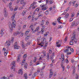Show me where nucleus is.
<instances>
[{"label": "nucleus", "instance_id": "obj_1", "mask_svg": "<svg viewBox=\"0 0 79 79\" xmlns=\"http://www.w3.org/2000/svg\"><path fill=\"white\" fill-rule=\"evenodd\" d=\"M33 26L34 25H33L32 23L31 24V26L29 27V29H31L32 30V31L34 33V32H36V31L38 32V31H39V28L38 27L36 28L35 30V28L33 27Z\"/></svg>", "mask_w": 79, "mask_h": 79}, {"label": "nucleus", "instance_id": "obj_2", "mask_svg": "<svg viewBox=\"0 0 79 79\" xmlns=\"http://www.w3.org/2000/svg\"><path fill=\"white\" fill-rule=\"evenodd\" d=\"M15 17V15L13 14L11 17V18L12 19V24L14 27H15L16 26V21L14 20Z\"/></svg>", "mask_w": 79, "mask_h": 79}, {"label": "nucleus", "instance_id": "obj_3", "mask_svg": "<svg viewBox=\"0 0 79 79\" xmlns=\"http://www.w3.org/2000/svg\"><path fill=\"white\" fill-rule=\"evenodd\" d=\"M10 66L11 67V69H13L15 67V61H13L11 64Z\"/></svg>", "mask_w": 79, "mask_h": 79}, {"label": "nucleus", "instance_id": "obj_4", "mask_svg": "<svg viewBox=\"0 0 79 79\" xmlns=\"http://www.w3.org/2000/svg\"><path fill=\"white\" fill-rule=\"evenodd\" d=\"M4 14L5 17L6 18L7 16H8V13L6 12V8H5L4 10Z\"/></svg>", "mask_w": 79, "mask_h": 79}, {"label": "nucleus", "instance_id": "obj_5", "mask_svg": "<svg viewBox=\"0 0 79 79\" xmlns=\"http://www.w3.org/2000/svg\"><path fill=\"white\" fill-rule=\"evenodd\" d=\"M20 3L21 5H23V6H24L26 5V3L24 2V0H21L20 1Z\"/></svg>", "mask_w": 79, "mask_h": 79}, {"label": "nucleus", "instance_id": "obj_6", "mask_svg": "<svg viewBox=\"0 0 79 79\" xmlns=\"http://www.w3.org/2000/svg\"><path fill=\"white\" fill-rule=\"evenodd\" d=\"M9 31L10 32H12L13 31V25H12V24H10L9 25Z\"/></svg>", "mask_w": 79, "mask_h": 79}, {"label": "nucleus", "instance_id": "obj_7", "mask_svg": "<svg viewBox=\"0 0 79 79\" xmlns=\"http://www.w3.org/2000/svg\"><path fill=\"white\" fill-rule=\"evenodd\" d=\"M14 49H19V46H18V43L16 42L15 43L14 46Z\"/></svg>", "mask_w": 79, "mask_h": 79}, {"label": "nucleus", "instance_id": "obj_8", "mask_svg": "<svg viewBox=\"0 0 79 79\" xmlns=\"http://www.w3.org/2000/svg\"><path fill=\"white\" fill-rule=\"evenodd\" d=\"M52 69H51L50 70V73L49 75V78H51V77H52V76H53V72H52Z\"/></svg>", "mask_w": 79, "mask_h": 79}, {"label": "nucleus", "instance_id": "obj_9", "mask_svg": "<svg viewBox=\"0 0 79 79\" xmlns=\"http://www.w3.org/2000/svg\"><path fill=\"white\" fill-rule=\"evenodd\" d=\"M3 34H4V32H3V29H1L0 33V37H2L3 35Z\"/></svg>", "mask_w": 79, "mask_h": 79}, {"label": "nucleus", "instance_id": "obj_10", "mask_svg": "<svg viewBox=\"0 0 79 79\" xmlns=\"http://www.w3.org/2000/svg\"><path fill=\"white\" fill-rule=\"evenodd\" d=\"M56 45L58 47H61V44L60 43V40L56 42Z\"/></svg>", "mask_w": 79, "mask_h": 79}, {"label": "nucleus", "instance_id": "obj_11", "mask_svg": "<svg viewBox=\"0 0 79 79\" xmlns=\"http://www.w3.org/2000/svg\"><path fill=\"white\" fill-rule=\"evenodd\" d=\"M16 34H19L22 37H23V35H24V34H23V33H22V32H18L16 33Z\"/></svg>", "mask_w": 79, "mask_h": 79}, {"label": "nucleus", "instance_id": "obj_12", "mask_svg": "<svg viewBox=\"0 0 79 79\" xmlns=\"http://www.w3.org/2000/svg\"><path fill=\"white\" fill-rule=\"evenodd\" d=\"M75 36H76V35L74 34V33L73 34V36L71 38V40H72V41H73L74 40V39H75Z\"/></svg>", "mask_w": 79, "mask_h": 79}, {"label": "nucleus", "instance_id": "obj_13", "mask_svg": "<svg viewBox=\"0 0 79 79\" xmlns=\"http://www.w3.org/2000/svg\"><path fill=\"white\" fill-rule=\"evenodd\" d=\"M39 72H40V71L38 70H37V73H35L34 74H33V75L32 76V77H33V78L35 77V76H36V74L37 73H39Z\"/></svg>", "mask_w": 79, "mask_h": 79}, {"label": "nucleus", "instance_id": "obj_14", "mask_svg": "<svg viewBox=\"0 0 79 79\" xmlns=\"http://www.w3.org/2000/svg\"><path fill=\"white\" fill-rule=\"evenodd\" d=\"M20 58H21V55L19 54L18 56L17 61H19V60H20Z\"/></svg>", "mask_w": 79, "mask_h": 79}, {"label": "nucleus", "instance_id": "obj_15", "mask_svg": "<svg viewBox=\"0 0 79 79\" xmlns=\"http://www.w3.org/2000/svg\"><path fill=\"white\" fill-rule=\"evenodd\" d=\"M48 8V6H46V7H45V6L44 7L42 8L41 10H47Z\"/></svg>", "mask_w": 79, "mask_h": 79}, {"label": "nucleus", "instance_id": "obj_16", "mask_svg": "<svg viewBox=\"0 0 79 79\" xmlns=\"http://www.w3.org/2000/svg\"><path fill=\"white\" fill-rule=\"evenodd\" d=\"M29 38H30V36H27L26 37L25 40H26V41H27V40H29Z\"/></svg>", "mask_w": 79, "mask_h": 79}, {"label": "nucleus", "instance_id": "obj_17", "mask_svg": "<svg viewBox=\"0 0 79 79\" xmlns=\"http://www.w3.org/2000/svg\"><path fill=\"white\" fill-rule=\"evenodd\" d=\"M43 27V28H42V29L41 30V32H44V31H45V27L44 26H42Z\"/></svg>", "mask_w": 79, "mask_h": 79}, {"label": "nucleus", "instance_id": "obj_18", "mask_svg": "<svg viewBox=\"0 0 79 79\" xmlns=\"http://www.w3.org/2000/svg\"><path fill=\"white\" fill-rule=\"evenodd\" d=\"M48 34H49V32L47 31L44 34V36H47Z\"/></svg>", "mask_w": 79, "mask_h": 79}, {"label": "nucleus", "instance_id": "obj_19", "mask_svg": "<svg viewBox=\"0 0 79 79\" xmlns=\"http://www.w3.org/2000/svg\"><path fill=\"white\" fill-rule=\"evenodd\" d=\"M18 73L19 74H21V75H23V72H22V70H20L18 72Z\"/></svg>", "mask_w": 79, "mask_h": 79}, {"label": "nucleus", "instance_id": "obj_20", "mask_svg": "<svg viewBox=\"0 0 79 79\" xmlns=\"http://www.w3.org/2000/svg\"><path fill=\"white\" fill-rule=\"evenodd\" d=\"M73 67V74L74 76V73H75V72H76V68L75 67Z\"/></svg>", "mask_w": 79, "mask_h": 79}, {"label": "nucleus", "instance_id": "obj_21", "mask_svg": "<svg viewBox=\"0 0 79 79\" xmlns=\"http://www.w3.org/2000/svg\"><path fill=\"white\" fill-rule=\"evenodd\" d=\"M14 39V38H12L11 41H10V40H9V43H13V41H14V40H13Z\"/></svg>", "mask_w": 79, "mask_h": 79}, {"label": "nucleus", "instance_id": "obj_22", "mask_svg": "<svg viewBox=\"0 0 79 79\" xmlns=\"http://www.w3.org/2000/svg\"><path fill=\"white\" fill-rule=\"evenodd\" d=\"M42 16V13H40V12H39V14L38 15V18H39L40 17V16Z\"/></svg>", "mask_w": 79, "mask_h": 79}, {"label": "nucleus", "instance_id": "obj_23", "mask_svg": "<svg viewBox=\"0 0 79 79\" xmlns=\"http://www.w3.org/2000/svg\"><path fill=\"white\" fill-rule=\"evenodd\" d=\"M50 56V55L48 53V55L47 56V60H49V59H50L49 57Z\"/></svg>", "mask_w": 79, "mask_h": 79}, {"label": "nucleus", "instance_id": "obj_24", "mask_svg": "<svg viewBox=\"0 0 79 79\" xmlns=\"http://www.w3.org/2000/svg\"><path fill=\"white\" fill-rule=\"evenodd\" d=\"M8 42V41H6L5 44H6L7 45V46H10V44H9V43H8V44H7Z\"/></svg>", "mask_w": 79, "mask_h": 79}, {"label": "nucleus", "instance_id": "obj_25", "mask_svg": "<svg viewBox=\"0 0 79 79\" xmlns=\"http://www.w3.org/2000/svg\"><path fill=\"white\" fill-rule=\"evenodd\" d=\"M27 64L26 63L24 64V68L25 69H27Z\"/></svg>", "mask_w": 79, "mask_h": 79}, {"label": "nucleus", "instance_id": "obj_26", "mask_svg": "<svg viewBox=\"0 0 79 79\" xmlns=\"http://www.w3.org/2000/svg\"><path fill=\"white\" fill-rule=\"evenodd\" d=\"M24 77H25V79H27V74L25 73V74H24Z\"/></svg>", "mask_w": 79, "mask_h": 79}, {"label": "nucleus", "instance_id": "obj_27", "mask_svg": "<svg viewBox=\"0 0 79 79\" xmlns=\"http://www.w3.org/2000/svg\"><path fill=\"white\" fill-rule=\"evenodd\" d=\"M62 63H64V58H62Z\"/></svg>", "mask_w": 79, "mask_h": 79}, {"label": "nucleus", "instance_id": "obj_28", "mask_svg": "<svg viewBox=\"0 0 79 79\" xmlns=\"http://www.w3.org/2000/svg\"><path fill=\"white\" fill-rule=\"evenodd\" d=\"M67 40H68V37L67 36H66L64 39V42H65V43L67 41Z\"/></svg>", "mask_w": 79, "mask_h": 79}, {"label": "nucleus", "instance_id": "obj_29", "mask_svg": "<svg viewBox=\"0 0 79 79\" xmlns=\"http://www.w3.org/2000/svg\"><path fill=\"white\" fill-rule=\"evenodd\" d=\"M44 24V21H43V20H42V23L40 24V25L41 26H43Z\"/></svg>", "mask_w": 79, "mask_h": 79}, {"label": "nucleus", "instance_id": "obj_30", "mask_svg": "<svg viewBox=\"0 0 79 79\" xmlns=\"http://www.w3.org/2000/svg\"><path fill=\"white\" fill-rule=\"evenodd\" d=\"M75 25H76V23H75V22H73L72 24V26L73 27V26H75Z\"/></svg>", "mask_w": 79, "mask_h": 79}, {"label": "nucleus", "instance_id": "obj_31", "mask_svg": "<svg viewBox=\"0 0 79 79\" xmlns=\"http://www.w3.org/2000/svg\"><path fill=\"white\" fill-rule=\"evenodd\" d=\"M23 58L25 59V58H27V54H25L23 55Z\"/></svg>", "mask_w": 79, "mask_h": 79}, {"label": "nucleus", "instance_id": "obj_32", "mask_svg": "<svg viewBox=\"0 0 79 79\" xmlns=\"http://www.w3.org/2000/svg\"><path fill=\"white\" fill-rule=\"evenodd\" d=\"M41 53H43V54L44 55V56H46V54H47V53H46V52H42Z\"/></svg>", "mask_w": 79, "mask_h": 79}, {"label": "nucleus", "instance_id": "obj_33", "mask_svg": "<svg viewBox=\"0 0 79 79\" xmlns=\"http://www.w3.org/2000/svg\"><path fill=\"white\" fill-rule=\"evenodd\" d=\"M69 44L70 45H73V41H70L69 43Z\"/></svg>", "mask_w": 79, "mask_h": 79}, {"label": "nucleus", "instance_id": "obj_34", "mask_svg": "<svg viewBox=\"0 0 79 79\" xmlns=\"http://www.w3.org/2000/svg\"><path fill=\"white\" fill-rule=\"evenodd\" d=\"M61 67L63 69V71H64V66L62 64Z\"/></svg>", "mask_w": 79, "mask_h": 79}, {"label": "nucleus", "instance_id": "obj_35", "mask_svg": "<svg viewBox=\"0 0 79 79\" xmlns=\"http://www.w3.org/2000/svg\"><path fill=\"white\" fill-rule=\"evenodd\" d=\"M7 53H8V52H6V51L4 52V56H6V55H7Z\"/></svg>", "mask_w": 79, "mask_h": 79}, {"label": "nucleus", "instance_id": "obj_36", "mask_svg": "<svg viewBox=\"0 0 79 79\" xmlns=\"http://www.w3.org/2000/svg\"><path fill=\"white\" fill-rule=\"evenodd\" d=\"M25 14H26V12L25 11H23L22 14V16H24V15H25Z\"/></svg>", "mask_w": 79, "mask_h": 79}, {"label": "nucleus", "instance_id": "obj_37", "mask_svg": "<svg viewBox=\"0 0 79 79\" xmlns=\"http://www.w3.org/2000/svg\"><path fill=\"white\" fill-rule=\"evenodd\" d=\"M40 10V9L37 8L35 10V11H37V12H39V11Z\"/></svg>", "mask_w": 79, "mask_h": 79}, {"label": "nucleus", "instance_id": "obj_38", "mask_svg": "<svg viewBox=\"0 0 79 79\" xmlns=\"http://www.w3.org/2000/svg\"><path fill=\"white\" fill-rule=\"evenodd\" d=\"M30 44H31V42L29 41L27 43L26 45L27 46H28V45H30Z\"/></svg>", "mask_w": 79, "mask_h": 79}, {"label": "nucleus", "instance_id": "obj_39", "mask_svg": "<svg viewBox=\"0 0 79 79\" xmlns=\"http://www.w3.org/2000/svg\"><path fill=\"white\" fill-rule=\"evenodd\" d=\"M39 45H41V47H43L44 45V43H41L39 44Z\"/></svg>", "mask_w": 79, "mask_h": 79}, {"label": "nucleus", "instance_id": "obj_40", "mask_svg": "<svg viewBox=\"0 0 79 79\" xmlns=\"http://www.w3.org/2000/svg\"><path fill=\"white\" fill-rule=\"evenodd\" d=\"M76 79H78L79 78V75L77 74H76Z\"/></svg>", "mask_w": 79, "mask_h": 79}, {"label": "nucleus", "instance_id": "obj_41", "mask_svg": "<svg viewBox=\"0 0 79 79\" xmlns=\"http://www.w3.org/2000/svg\"><path fill=\"white\" fill-rule=\"evenodd\" d=\"M69 16V14H67L65 16V18H68Z\"/></svg>", "mask_w": 79, "mask_h": 79}, {"label": "nucleus", "instance_id": "obj_42", "mask_svg": "<svg viewBox=\"0 0 79 79\" xmlns=\"http://www.w3.org/2000/svg\"><path fill=\"white\" fill-rule=\"evenodd\" d=\"M46 42V39L45 38H44V40L42 42V43H44V42Z\"/></svg>", "mask_w": 79, "mask_h": 79}, {"label": "nucleus", "instance_id": "obj_43", "mask_svg": "<svg viewBox=\"0 0 79 79\" xmlns=\"http://www.w3.org/2000/svg\"><path fill=\"white\" fill-rule=\"evenodd\" d=\"M64 52H69V50L68 49H65L64 50Z\"/></svg>", "mask_w": 79, "mask_h": 79}, {"label": "nucleus", "instance_id": "obj_44", "mask_svg": "<svg viewBox=\"0 0 79 79\" xmlns=\"http://www.w3.org/2000/svg\"><path fill=\"white\" fill-rule=\"evenodd\" d=\"M67 55H71V52H69L67 53Z\"/></svg>", "mask_w": 79, "mask_h": 79}, {"label": "nucleus", "instance_id": "obj_45", "mask_svg": "<svg viewBox=\"0 0 79 79\" xmlns=\"http://www.w3.org/2000/svg\"><path fill=\"white\" fill-rule=\"evenodd\" d=\"M20 1H21V0H17L16 2L17 4H18V3H19Z\"/></svg>", "mask_w": 79, "mask_h": 79}, {"label": "nucleus", "instance_id": "obj_46", "mask_svg": "<svg viewBox=\"0 0 79 79\" xmlns=\"http://www.w3.org/2000/svg\"><path fill=\"white\" fill-rule=\"evenodd\" d=\"M70 50L72 52H74V49H73V48H70Z\"/></svg>", "mask_w": 79, "mask_h": 79}, {"label": "nucleus", "instance_id": "obj_47", "mask_svg": "<svg viewBox=\"0 0 79 79\" xmlns=\"http://www.w3.org/2000/svg\"><path fill=\"white\" fill-rule=\"evenodd\" d=\"M45 14H46V15H48V10L46 11L45 12Z\"/></svg>", "mask_w": 79, "mask_h": 79}, {"label": "nucleus", "instance_id": "obj_48", "mask_svg": "<svg viewBox=\"0 0 79 79\" xmlns=\"http://www.w3.org/2000/svg\"><path fill=\"white\" fill-rule=\"evenodd\" d=\"M65 62H66V63H68V62H69L68 60V59L65 60Z\"/></svg>", "mask_w": 79, "mask_h": 79}, {"label": "nucleus", "instance_id": "obj_49", "mask_svg": "<svg viewBox=\"0 0 79 79\" xmlns=\"http://www.w3.org/2000/svg\"><path fill=\"white\" fill-rule=\"evenodd\" d=\"M49 53H50V54H51V53H52V51L50 50L49 51Z\"/></svg>", "mask_w": 79, "mask_h": 79}, {"label": "nucleus", "instance_id": "obj_50", "mask_svg": "<svg viewBox=\"0 0 79 79\" xmlns=\"http://www.w3.org/2000/svg\"><path fill=\"white\" fill-rule=\"evenodd\" d=\"M52 24L53 26H56V23H54V22H53L52 23Z\"/></svg>", "mask_w": 79, "mask_h": 79}, {"label": "nucleus", "instance_id": "obj_51", "mask_svg": "<svg viewBox=\"0 0 79 79\" xmlns=\"http://www.w3.org/2000/svg\"><path fill=\"white\" fill-rule=\"evenodd\" d=\"M62 27H63V26H61L60 27H58L57 29H59V28L61 29V28H62Z\"/></svg>", "mask_w": 79, "mask_h": 79}, {"label": "nucleus", "instance_id": "obj_52", "mask_svg": "<svg viewBox=\"0 0 79 79\" xmlns=\"http://www.w3.org/2000/svg\"><path fill=\"white\" fill-rule=\"evenodd\" d=\"M66 47L67 48H71V47L69 46H67Z\"/></svg>", "mask_w": 79, "mask_h": 79}, {"label": "nucleus", "instance_id": "obj_53", "mask_svg": "<svg viewBox=\"0 0 79 79\" xmlns=\"http://www.w3.org/2000/svg\"><path fill=\"white\" fill-rule=\"evenodd\" d=\"M49 23V22H48V21H47V22H46V25H48Z\"/></svg>", "mask_w": 79, "mask_h": 79}, {"label": "nucleus", "instance_id": "obj_54", "mask_svg": "<svg viewBox=\"0 0 79 79\" xmlns=\"http://www.w3.org/2000/svg\"><path fill=\"white\" fill-rule=\"evenodd\" d=\"M1 78H2V79H6V78L5 77V76H4L3 77H2Z\"/></svg>", "mask_w": 79, "mask_h": 79}, {"label": "nucleus", "instance_id": "obj_55", "mask_svg": "<svg viewBox=\"0 0 79 79\" xmlns=\"http://www.w3.org/2000/svg\"><path fill=\"white\" fill-rule=\"evenodd\" d=\"M61 17H59V18H58V19H57V21H60V19H61Z\"/></svg>", "mask_w": 79, "mask_h": 79}, {"label": "nucleus", "instance_id": "obj_56", "mask_svg": "<svg viewBox=\"0 0 79 79\" xmlns=\"http://www.w3.org/2000/svg\"><path fill=\"white\" fill-rule=\"evenodd\" d=\"M43 59V57H40V59H39V60H42Z\"/></svg>", "mask_w": 79, "mask_h": 79}, {"label": "nucleus", "instance_id": "obj_57", "mask_svg": "<svg viewBox=\"0 0 79 79\" xmlns=\"http://www.w3.org/2000/svg\"><path fill=\"white\" fill-rule=\"evenodd\" d=\"M56 75V73L55 72L54 74V77H55V76Z\"/></svg>", "mask_w": 79, "mask_h": 79}, {"label": "nucleus", "instance_id": "obj_58", "mask_svg": "<svg viewBox=\"0 0 79 79\" xmlns=\"http://www.w3.org/2000/svg\"><path fill=\"white\" fill-rule=\"evenodd\" d=\"M73 20V18H71L70 19V22H71Z\"/></svg>", "mask_w": 79, "mask_h": 79}, {"label": "nucleus", "instance_id": "obj_59", "mask_svg": "<svg viewBox=\"0 0 79 79\" xmlns=\"http://www.w3.org/2000/svg\"><path fill=\"white\" fill-rule=\"evenodd\" d=\"M71 3H72V2H69V6H70V5H71Z\"/></svg>", "mask_w": 79, "mask_h": 79}, {"label": "nucleus", "instance_id": "obj_60", "mask_svg": "<svg viewBox=\"0 0 79 79\" xmlns=\"http://www.w3.org/2000/svg\"><path fill=\"white\" fill-rule=\"evenodd\" d=\"M44 74V73H43V72H41L40 73V75L41 76H42Z\"/></svg>", "mask_w": 79, "mask_h": 79}, {"label": "nucleus", "instance_id": "obj_61", "mask_svg": "<svg viewBox=\"0 0 79 79\" xmlns=\"http://www.w3.org/2000/svg\"><path fill=\"white\" fill-rule=\"evenodd\" d=\"M32 61L31 60V61L30 62V66H31L32 65Z\"/></svg>", "mask_w": 79, "mask_h": 79}, {"label": "nucleus", "instance_id": "obj_62", "mask_svg": "<svg viewBox=\"0 0 79 79\" xmlns=\"http://www.w3.org/2000/svg\"><path fill=\"white\" fill-rule=\"evenodd\" d=\"M52 8L51 7L49 9V11H52Z\"/></svg>", "mask_w": 79, "mask_h": 79}, {"label": "nucleus", "instance_id": "obj_63", "mask_svg": "<svg viewBox=\"0 0 79 79\" xmlns=\"http://www.w3.org/2000/svg\"><path fill=\"white\" fill-rule=\"evenodd\" d=\"M26 25H25L23 26V29H24L25 27H26Z\"/></svg>", "mask_w": 79, "mask_h": 79}, {"label": "nucleus", "instance_id": "obj_64", "mask_svg": "<svg viewBox=\"0 0 79 79\" xmlns=\"http://www.w3.org/2000/svg\"><path fill=\"white\" fill-rule=\"evenodd\" d=\"M45 66H43V67L42 68L41 70H43V69L45 68Z\"/></svg>", "mask_w": 79, "mask_h": 79}]
</instances>
